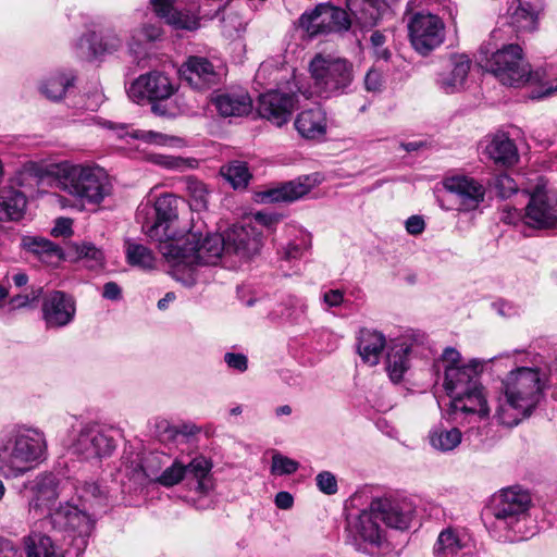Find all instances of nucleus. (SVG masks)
Instances as JSON below:
<instances>
[{
  "label": "nucleus",
  "instance_id": "nucleus-21",
  "mask_svg": "<svg viewBox=\"0 0 557 557\" xmlns=\"http://www.w3.org/2000/svg\"><path fill=\"white\" fill-rule=\"evenodd\" d=\"M25 487L32 493L29 499V512L41 516L45 511H51L52 504L59 497V481L53 473H40L34 480L27 482Z\"/></svg>",
  "mask_w": 557,
  "mask_h": 557
},
{
  "label": "nucleus",
  "instance_id": "nucleus-42",
  "mask_svg": "<svg viewBox=\"0 0 557 557\" xmlns=\"http://www.w3.org/2000/svg\"><path fill=\"white\" fill-rule=\"evenodd\" d=\"M220 172L235 189L245 188L251 178L247 164L239 160L223 165Z\"/></svg>",
  "mask_w": 557,
  "mask_h": 557
},
{
  "label": "nucleus",
  "instance_id": "nucleus-31",
  "mask_svg": "<svg viewBox=\"0 0 557 557\" xmlns=\"http://www.w3.org/2000/svg\"><path fill=\"white\" fill-rule=\"evenodd\" d=\"M450 72L441 74L437 81L440 88L446 94H454L462 89L471 67V60L463 53L454 54L450 58Z\"/></svg>",
  "mask_w": 557,
  "mask_h": 557
},
{
  "label": "nucleus",
  "instance_id": "nucleus-30",
  "mask_svg": "<svg viewBox=\"0 0 557 557\" xmlns=\"http://www.w3.org/2000/svg\"><path fill=\"white\" fill-rule=\"evenodd\" d=\"M357 341L358 354L362 361L369 366H376L386 346L383 333L375 330L361 329Z\"/></svg>",
  "mask_w": 557,
  "mask_h": 557
},
{
  "label": "nucleus",
  "instance_id": "nucleus-49",
  "mask_svg": "<svg viewBox=\"0 0 557 557\" xmlns=\"http://www.w3.org/2000/svg\"><path fill=\"white\" fill-rule=\"evenodd\" d=\"M299 468V463L296 460H293L288 457H285L281 454H275L272 457V467L271 471L277 475L293 474Z\"/></svg>",
  "mask_w": 557,
  "mask_h": 557
},
{
  "label": "nucleus",
  "instance_id": "nucleus-41",
  "mask_svg": "<svg viewBox=\"0 0 557 557\" xmlns=\"http://www.w3.org/2000/svg\"><path fill=\"white\" fill-rule=\"evenodd\" d=\"M185 190L189 197L191 210L202 211L208 208L210 191L205 183L189 176L185 180Z\"/></svg>",
  "mask_w": 557,
  "mask_h": 557
},
{
  "label": "nucleus",
  "instance_id": "nucleus-50",
  "mask_svg": "<svg viewBox=\"0 0 557 557\" xmlns=\"http://www.w3.org/2000/svg\"><path fill=\"white\" fill-rule=\"evenodd\" d=\"M123 45V38L114 28H107L101 34L99 49L102 52L117 51Z\"/></svg>",
  "mask_w": 557,
  "mask_h": 557
},
{
  "label": "nucleus",
  "instance_id": "nucleus-32",
  "mask_svg": "<svg viewBox=\"0 0 557 557\" xmlns=\"http://www.w3.org/2000/svg\"><path fill=\"white\" fill-rule=\"evenodd\" d=\"M485 153L496 164L510 166L518 159V150L515 143L506 134H496L485 147Z\"/></svg>",
  "mask_w": 557,
  "mask_h": 557
},
{
  "label": "nucleus",
  "instance_id": "nucleus-60",
  "mask_svg": "<svg viewBox=\"0 0 557 557\" xmlns=\"http://www.w3.org/2000/svg\"><path fill=\"white\" fill-rule=\"evenodd\" d=\"M252 219L256 224L264 226L267 228H271L278 222L280 215L267 211H258L253 213Z\"/></svg>",
  "mask_w": 557,
  "mask_h": 557
},
{
  "label": "nucleus",
  "instance_id": "nucleus-16",
  "mask_svg": "<svg viewBox=\"0 0 557 557\" xmlns=\"http://www.w3.org/2000/svg\"><path fill=\"white\" fill-rule=\"evenodd\" d=\"M115 447L116 442L111 431L98 424L83 425L72 444L73 453L85 459L109 457Z\"/></svg>",
  "mask_w": 557,
  "mask_h": 557
},
{
  "label": "nucleus",
  "instance_id": "nucleus-59",
  "mask_svg": "<svg viewBox=\"0 0 557 557\" xmlns=\"http://www.w3.org/2000/svg\"><path fill=\"white\" fill-rule=\"evenodd\" d=\"M441 361L444 366V371L451 367H462L463 363H461V355L458 350L451 347H447L444 349Z\"/></svg>",
  "mask_w": 557,
  "mask_h": 557
},
{
  "label": "nucleus",
  "instance_id": "nucleus-28",
  "mask_svg": "<svg viewBox=\"0 0 557 557\" xmlns=\"http://www.w3.org/2000/svg\"><path fill=\"white\" fill-rule=\"evenodd\" d=\"M156 15L176 29L194 30L198 28L197 16L189 11H180L174 7V0H150Z\"/></svg>",
  "mask_w": 557,
  "mask_h": 557
},
{
  "label": "nucleus",
  "instance_id": "nucleus-2",
  "mask_svg": "<svg viewBox=\"0 0 557 557\" xmlns=\"http://www.w3.org/2000/svg\"><path fill=\"white\" fill-rule=\"evenodd\" d=\"M24 172L39 180L48 173L54 175L58 187L81 206H98L112 193L110 178L99 166L62 162L48 171L37 163L30 162L25 164Z\"/></svg>",
  "mask_w": 557,
  "mask_h": 557
},
{
  "label": "nucleus",
  "instance_id": "nucleus-56",
  "mask_svg": "<svg viewBox=\"0 0 557 557\" xmlns=\"http://www.w3.org/2000/svg\"><path fill=\"white\" fill-rule=\"evenodd\" d=\"M310 247V239L308 235H302L299 243H289L285 250L284 257L287 260L298 259L302 256L304 251H306Z\"/></svg>",
  "mask_w": 557,
  "mask_h": 557
},
{
  "label": "nucleus",
  "instance_id": "nucleus-27",
  "mask_svg": "<svg viewBox=\"0 0 557 557\" xmlns=\"http://www.w3.org/2000/svg\"><path fill=\"white\" fill-rule=\"evenodd\" d=\"M211 101L219 114L225 117L244 116L252 109V100L244 89L216 94Z\"/></svg>",
  "mask_w": 557,
  "mask_h": 557
},
{
  "label": "nucleus",
  "instance_id": "nucleus-10",
  "mask_svg": "<svg viewBox=\"0 0 557 557\" xmlns=\"http://www.w3.org/2000/svg\"><path fill=\"white\" fill-rule=\"evenodd\" d=\"M486 67L506 86L518 88L533 81L531 65L523 58L522 48L517 44L506 45L494 52Z\"/></svg>",
  "mask_w": 557,
  "mask_h": 557
},
{
  "label": "nucleus",
  "instance_id": "nucleus-45",
  "mask_svg": "<svg viewBox=\"0 0 557 557\" xmlns=\"http://www.w3.org/2000/svg\"><path fill=\"white\" fill-rule=\"evenodd\" d=\"M79 499L89 505V508L103 505L107 492L97 483H84L77 488Z\"/></svg>",
  "mask_w": 557,
  "mask_h": 557
},
{
  "label": "nucleus",
  "instance_id": "nucleus-24",
  "mask_svg": "<svg viewBox=\"0 0 557 557\" xmlns=\"http://www.w3.org/2000/svg\"><path fill=\"white\" fill-rule=\"evenodd\" d=\"M450 414L454 420L468 419V422L481 421L490 417L484 388L465 395L454 396L450 400Z\"/></svg>",
  "mask_w": 557,
  "mask_h": 557
},
{
  "label": "nucleus",
  "instance_id": "nucleus-62",
  "mask_svg": "<svg viewBox=\"0 0 557 557\" xmlns=\"http://www.w3.org/2000/svg\"><path fill=\"white\" fill-rule=\"evenodd\" d=\"M53 236H70L72 234V221L71 219L60 218L55 221V224L51 231Z\"/></svg>",
  "mask_w": 557,
  "mask_h": 557
},
{
  "label": "nucleus",
  "instance_id": "nucleus-48",
  "mask_svg": "<svg viewBox=\"0 0 557 557\" xmlns=\"http://www.w3.org/2000/svg\"><path fill=\"white\" fill-rule=\"evenodd\" d=\"M361 12L358 20L364 27L374 26L381 18V10L384 7L383 0H361Z\"/></svg>",
  "mask_w": 557,
  "mask_h": 557
},
{
  "label": "nucleus",
  "instance_id": "nucleus-53",
  "mask_svg": "<svg viewBox=\"0 0 557 557\" xmlns=\"http://www.w3.org/2000/svg\"><path fill=\"white\" fill-rule=\"evenodd\" d=\"M77 251L81 258L87 259L91 262L89 264L90 268L102 265L103 253L95 245L90 243H84L77 248Z\"/></svg>",
  "mask_w": 557,
  "mask_h": 557
},
{
  "label": "nucleus",
  "instance_id": "nucleus-38",
  "mask_svg": "<svg viewBox=\"0 0 557 557\" xmlns=\"http://www.w3.org/2000/svg\"><path fill=\"white\" fill-rule=\"evenodd\" d=\"M410 346L405 342L396 343L393 342L387 352L386 369L389 377L397 382L409 368V356Z\"/></svg>",
  "mask_w": 557,
  "mask_h": 557
},
{
  "label": "nucleus",
  "instance_id": "nucleus-40",
  "mask_svg": "<svg viewBox=\"0 0 557 557\" xmlns=\"http://www.w3.org/2000/svg\"><path fill=\"white\" fill-rule=\"evenodd\" d=\"M163 32L157 24H144L143 26L134 29L128 41L129 50L133 52H140L146 49L150 44L161 40Z\"/></svg>",
  "mask_w": 557,
  "mask_h": 557
},
{
  "label": "nucleus",
  "instance_id": "nucleus-36",
  "mask_svg": "<svg viewBox=\"0 0 557 557\" xmlns=\"http://www.w3.org/2000/svg\"><path fill=\"white\" fill-rule=\"evenodd\" d=\"M22 245L47 264H57L63 259L62 249L49 239L36 236L25 237Z\"/></svg>",
  "mask_w": 557,
  "mask_h": 557
},
{
  "label": "nucleus",
  "instance_id": "nucleus-6",
  "mask_svg": "<svg viewBox=\"0 0 557 557\" xmlns=\"http://www.w3.org/2000/svg\"><path fill=\"white\" fill-rule=\"evenodd\" d=\"M180 199L172 194H164L157 198L153 205L141 203L136 212V220L143 232L159 247L165 242H176L169 232L171 224L178 219Z\"/></svg>",
  "mask_w": 557,
  "mask_h": 557
},
{
  "label": "nucleus",
  "instance_id": "nucleus-46",
  "mask_svg": "<svg viewBox=\"0 0 557 557\" xmlns=\"http://www.w3.org/2000/svg\"><path fill=\"white\" fill-rule=\"evenodd\" d=\"M537 11L529 2H520L512 12L513 23H519L520 27L534 30L537 22Z\"/></svg>",
  "mask_w": 557,
  "mask_h": 557
},
{
  "label": "nucleus",
  "instance_id": "nucleus-3",
  "mask_svg": "<svg viewBox=\"0 0 557 557\" xmlns=\"http://www.w3.org/2000/svg\"><path fill=\"white\" fill-rule=\"evenodd\" d=\"M47 449L45 434L38 429L15 425L0 434V472L5 478L23 475L40 461Z\"/></svg>",
  "mask_w": 557,
  "mask_h": 557
},
{
  "label": "nucleus",
  "instance_id": "nucleus-14",
  "mask_svg": "<svg viewBox=\"0 0 557 557\" xmlns=\"http://www.w3.org/2000/svg\"><path fill=\"white\" fill-rule=\"evenodd\" d=\"M298 26L312 38L347 30L350 27V20L345 10L330 3H319L314 9L307 10L300 15Z\"/></svg>",
  "mask_w": 557,
  "mask_h": 557
},
{
  "label": "nucleus",
  "instance_id": "nucleus-52",
  "mask_svg": "<svg viewBox=\"0 0 557 557\" xmlns=\"http://www.w3.org/2000/svg\"><path fill=\"white\" fill-rule=\"evenodd\" d=\"M317 487L325 495H334L338 491L336 476L330 471H322L315 476Z\"/></svg>",
  "mask_w": 557,
  "mask_h": 557
},
{
  "label": "nucleus",
  "instance_id": "nucleus-54",
  "mask_svg": "<svg viewBox=\"0 0 557 557\" xmlns=\"http://www.w3.org/2000/svg\"><path fill=\"white\" fill-rule=\"evenodd\" d=\"M495 188L502 198H508L518 190V185L507 174H500L495 180Z\"/></svg>",
  "mask_w": 557,
  "mask_h": 557
},
{
  "label": "nucleus",
  "instance_id": "nucleus-15",
  "mask_svg": "<svg viewBox=\"0 0 557 557\" xmlns=\"http://www.w3.org/2000/svg\"><path fill=\"white\" fill-rule=\"evenodd\" d=\"M525 222L536 228L557 226V191L548 189L542 180L530 193Z\"/></svg>",
  "mask_w": 557,
  "mask_h": 557
},
{
  "label": "nucleus",
  "instance_id": "nucleus-29",
  "mask_svg": "<svg viewBox=\"0 0 557 557\" xmlns=\"http://www.w3.org/2000/svg\"><path fill=\"white\" fill-rule=\"evenodd\" d=\"M295 128L306 139H322L327 132L326 112L318 107L301 111L295 120Z\"/></svg>",
  "mask_w": 557,
  "mask_h": 557
},
{
  "label": "nucleus",
  "instance_id": "nucleus-18",
  "mask_svg": "<svg viewBox=\"0 0 557 557\" xmlns=\"http://www.w3.org/2000/svg\"><path fill=\"white\" fill-rule=\"evenodd\" d=\"M181 77L196 90H207L221 83L223 73L205 57L190 55L180 67Z\"/></svg>",
  "mask_w": 557,
  "mask_h": 557
},
{
  "label": "nucleus",
  "instance_id": "nucleus-58",
  "mask_svg": "<svg viewBox=\"0 0 557 557\" xmlns=\"http://www.w3.org/2000/svg\"><path fill=\"white\" fill-rule=\"evenodd\" d=\"M224 361L228 368L245 372L248 368V359L243 354L226 352L224 355Z\"/></svg>",
  "mask_w": 557,
  "mask_h": 557
},
{
  "label": "nucleus",
  "instance_id": "nucleus-39",
  "mask_svg": "<svg viewBox=\"0 0 557 557\" xmlns=\"http://www.w3.org/2000/svg\"><path fill=\"white\" fill-rule=\"evenodd\" d=\"M26 557H61L50 536L33 530L24 539Z\"/></svg>",
  "mask_w": 557,
  "mask_h": 557
},
{
  "label": "nucleus",
  "instance_id": "nucleus-17",
  "mask_svg": "<svg viewBox=\"0 0 557 557\" xmlns=\"http://www.w3.org/2000/svg\"><path fill=\"white\" fill-rule=\"evenodd\" d=\"M94 519L70 503L60 504L41 521V525L50 524L53 530L74 533L81 537L88 536L94 529Z\"/></svg>",
  "mask_w": 557,
  "mask_h": 557
},
{
  "label": "nucleus",
  "instance_id": "nucleus-22",
  "mask_svg": "<svg viewBox=\"0 0 557 557\" xmlns=\"http://www.w3.org/2000/svg\"><path fill=\"white\" fill-rule=\"evenodd\" d=\"M76 312L72 296L61 290H52L44 297L42 318L48 327H63L70 324Z\"/></svg>",
  "mask_w": 557,
  "mask_h": 557
},
{
  "label": "nucleus",
  "instance_id": "nucleus-44",
  "mask_svg": "<svg viewBox=\"0 0 557 557\" xmlns=\"http://www.w3.org/2000/svg\"><path fill=\"white\" fill-rule=\"evenodd\" d=\"M127 262L143 269H152L154 267V257L152 251L144 245L128 243L126 246Z\"/></svg>",
  "mask_w": 557,
  "mask_h": 557
},
{
  "label": "nucleus",
  "instance_id": "nucleus-55",
  "mask_svg": "<svg viewBox=\"0 0 557 557\" xmlns=\"http://www.w3.org/2000/svg\"><path fill=\"white\" fill-rule=\"evenodd\" d=\"M42 287H33L29 294L16 295L10 299V306L12 309H18L26 307L37 301L42 295Z\"/></svg>",
  "mask_w": 557,
  "mask_h": 557
},
{
  "label": "nucleus",
  "instance_id": "nucleus-23",
  "mask_svg": "<svg viewBox=\"0 0 557 557\" xmlns=\"http://www.w3.org/2000/svg\"><path fill=\"white\" fill-rule=\"evenodd\" d=\"M226 252H233L242 258L257 255L262 247V235L251 224L234 225L224 235Z\"/></svg>",
  "mask_w": 557,
  "mask_h": 557
},
{
  "label": "nucleus",
  "instance_id": "nucleus-1",
  "mask_svg": "<svg viewBox=\"0 0 557 557\" xmlns=\"http://www.w3.org/2000/svg\"><path fill=\"white\" fill-rule=\"evenodd\" d=\"M549 369L536 363L518 367L503 380V394L497 398L494 418L505 426L518 425L532 416L544 399Z\"/></svg>",
  "mask_w": 557,
  "mask_h": 557
},
{
  "label": "nucleus",
  "instance_id": "nucleus-7",
  "mask_svg": "<svg viewBox=\"0 0 557 557\" xmlns=\"http://www.w3.org/2000/svg\"><path fill=\"white\" fill-rule=\"evenodd\" d=\"M346 542L357 552L371 557H380V550L386 546V531L380 524L379 515L373 505L347 520Z\"/></svg>",
  "mask_w": 557,
  "mask_h": 557
},
{
  "label": "nucleus",
  "instance_id": "nucleus-25",
  "mask_svg": "<svg viewBox=\"0 0 557 557\" xmlns=\"http://www.w3.org/2000/svg\"><path fill=\"white\" fill-rule=\"evenodd\" d=\"M434 557H475L470 537L454 528L441 531L433 548Z\"/></svg>",
  "mask_w": 557,
  "mask_h": 557
},
{
  "label": "nucleus",
  "instance_id": "nucleus-5",
  "mask_svg": "<svg viewBox=\"0 0 557 557\" xmlns=\"http://www.w3.org/2000/svg\"><path fill=\"white\" fill-rule=\"evenodd\" d=\"M226 251L224 236L220 234H201L189 232L184 239L165 242L160 246L163 257L177 268L193 270L196 265H214Z\"/></svg>",
  "mask_w": 557,
  "mask_h": 557
},
{
  "label": "nucleus",
  "instance_id": "nucleus-4",
  "mask_svg": "<svg viewBox=\"0 0 557 557\" xmlns=\"http://www.w3.org/2000/svg\"><path fill=\"white\" fill-rule=\"evenodd\" d=\"M531 498L528 492L517 487L503 490L494 496L488 525L491 535L499 542H519L527 539L525 521Z\"/></svg>",
  "mask_w": 557,
  "mask_h": 557
},
{
  "label": "nucleus",
  "instance_id": "nucleus-61",
  "mask_svg": "<svg viewBox=\"0 0 557 557\" xmlns=\"http://www.w3.org/2000/svg\"><path fill=\"white\" fill-rule=\"evenodd\" d=\"M405 226L410 235H419L424 231L425 222L420 215H411L407 219Z\"/></svg>",
  "mask_w": 557,
  "mask_h": 557
},
{
  "label": "nucleus",
  "instance_id": "nucleus-64",
  "mask_svg": "<svg viewBox=\"0 0 557 557\" xmlns=\"http://www.w3.org/2000/svg\"><path fill=\"white\" fill-rule=\"evenodd\" d=\"M0 557H21L18 549L8 539L0 537Z\"/></svg>",
  "mask_w": 557,
  "mask_h": 557
},
{
  "label": "nucleus",
  "instance_id": "nucleus-34",
  "mask_svg": "<svg viewBox=\"0 0 557 557\" xmlns=\"http://www.w3.org/2000/svg\"><path fill=\"white\" fill-rule=\"evenodd\" d=\"M74 81L75 75L71 71L54 72L40 82L39 91L51 101H60Z\"/></svg>",
  "mask_w": 557,
  "mask_h": 557
},
{
  "label": "nucleus",
  "instance_id": "nucleus-19",
  "mask_svg": "<svg viewBox=\"0 0 557 557\" xmlns=\"http://www.w3.org/2000/svg\"><path fill=\"white\" fill-rule=\"evenodd\" d=\"M483 371V363L472 359L462 367H449L444 374V388L450 398L475 392L483 387L480 383V374Z\"/></svg>",
  "mask_w": 557,
  "mask_h": 557
},
{
  "label": "nucleus",
  "instance_id": "nucleus-26",
  "mask_svg": "<svg viewBox=\"0 0 557 557\" xmlns=\"http://www.w3.org/2000/svg\"><path fill=\"white\" fill-rule=\"evenodd\" d=\"M373 511L379 515L380 521L386 527L405 530L409 527L413 508L410 503L398 502L389 498H376L371 502Z\"/></svg>",
  "mask_w": 557,
  "mask_h": 557
},
{
  "label": "nucleus",
  "instance_id": "nucleus-51",
  "mask_svg": "<svg viewBox=\"0 0 557 557\" xmlns=\"http://www.w3.org/2000/svg\"><path fill=\"white\" fill-rule=\"evenodd\" d=\"M280 71L271 62H263L257 70L255 79L260 85H270L276 83L278 79Z\"/></svg>",
  "mask_w": 557,
  "mask_h": 557
},
{
  "label": "nucleus",
  "instance_id": "nucleus-9",
  "mask_svg": "<svg viewBox=\"0 0 557 557\" xmlns=\"http://www.w3.org/2000/svg\"><path fill=\"white\" fill-rule=\"evenodd\" d=\"M317 92L324 98L346 92L352 82V65L343 59L317 54L310 62Z\"/></svg>",
  "mask_w": 557,
  "mask_h": 557
},
{
  "label": "nucleus",
  "instance_id": "nucleus-20",
  "mask_svg": "<svg viewBox=\"0 0 557 557\" xmlns=\"http://www.w3.org/2000/svg\"><path fill=\"white\" fill-rule=\"evenodd\" d=\"M444 186L455 199L458 211L475 210L484 200V186L469 176H453L444 182Z\"/></svg>",
  "mask_w": 557,
  "mask_h": 557
},
{
  "label": "nucleus",
  "instance_id": "nucleus-63",
  "mask_svg": "<svg viewBox=\"0 0 557 557\" xmlns=\"http://www.w3.org/2000/svg\"><path fill=\"white\" fill-rule=\"evenodd\" d=\"M323 301L329 307H339L344 302V293L341 289H330L323 294Z\"/></svg>",
  "mask_w": 557,
  "mask_h": 557
},
{
  "label": "nucleus",
  "instance_id": "nucleus-13",
  "mask_svg": "<svg viewBox=\"0 0 557 557\" xmlns=\"http://www.w3.org/2000/svg\"><path fill=\"white\" fill-rule=\"evenodd\" d=\"M211 469L212 462L203 456H197L186 465L175 460L171 466L163 469L157 478V483L171 487L184 479L194 480L195 490L201 494H207L213 487Z\"/></svg>",
  "mask_w": 557,
  "mask_h": 557
},
{
  "label": "nucleus",
  "instance_id": "nucleus-43",
  "mask_svg": "<svg viewBox=\"0 0 557 557\" xmlns=\"http://www.w3.org/2000/svg\"><path fill=\"white\" fill-rule=\"evenodd\" d=\"M168 456L162 453H150L148 454L135 469L137 475H141L150 481L157 482V478L163 471V467L168 461Z\"/></svg>",
  "mask_w": 557,
  "mask_h": 557
},
{
  "label": "nucleus",
  "instance_id": "nucleus-47",
  "mask_svg": "<svg viewBox=\"0 0 557 557\" xmlns=\"http://www.w3.org/2000/svg\"><path fill=\"white\" fill-rule=\"evenodd\" d=\"M151 161L166 170L183 172L186 169H190L195 166V159H186L176 156H166V154H153L151 157Z\"/></svg>",
  "mask_w": 557,
  "mask_h": 557
},
{
  "label": "nucleus",
  "instance_id": "nucleus-57",
  "mask_svg": "<svg viewBox=\"0 0 557 557\" xmlns=\"http://www.w3.org/2000/svg\"><path fill=\"white\" fill-rule=\"evenodd\" d=\"M383 73L376 69H370L364 77V87L369 92H380L383 89Z\"/></svg>",
  "mask_w": 557,
  "mask_h": 557
},
{
  "label": "nucleus",
  "instance_id": "nucleus-35",
  "mask_svg": "<svg viewBox=\"0 0 557 557\" xmlns=\"http://www.w3.org/2000/svg\"><path fill=\"white\" fill-rule=\"evenodd\" d=\"M26 197L20 190L10 188L0 193V221H17L26 209Z\"/></svg>",
  "mask_w": 557,
  "mask_h": 557
},
{
  "label": "nucleus",
  "instance_id": "nucleus-12",
  "mask_svg": "<svg viewBox=\"0 0 557 557\" xmlns=\"http://www.w3.org/2000/svg\"><path fill=\"white\" fill-rule=\"evenodd\" d=\"M407 27L410 44L421 55L430 54L445 40V24L436 14L416 12L409 17Z\"/></svg>",
  "mask_w": 557,
  "mask_h": 557
},
{
  "label": "nucleus",
  "instance_id": "nucleus-37",
  "mask_svg": "<svg viewBox=\"0 0 557 557\" xmlns=\"http://www.w3.org/2000/svg\"><path fill=\"white\" fill-rule=\"evenodd\" d=\"M462 440V433L458 428H446L443 424L433 426L429 432L430 445L442 453L454 450Z\"/></svg>",
  "mask_w": 557,
  "mask_h": 557
},
{
  "label": "nucleus",
  "instance_id": "nucleus-11",
  "mask_svg": "<svg viewBox=\"0 0 557 557\" xmlns=\"http://www.w3.org/2000/svg\"><path fill=\"white\" fill-rule=\"evenodd\" d=\"M178 89L175 78L158 70L150 71L137 77L128 88V96L136 102L148 100L152 103V111L159 115H166L168 110L160 101L168 100Z\"/></svg>",
  "mask_w": 557,
  "mask_h": 557
},
{
  "label": "nucleus",
  "instance_id": "nucleus-33",
  "mask_svg": "<svg viewBox=\"0 0 557 557\" xmlns=\"http://www.w3.org/2000/svg\"><path fill=\"white\" fill-rule=\"evenodd\" d=\"M310 189L311 184L309 183V178L306 177L304 181H290L276 188L265 190L260 197L262 202L269 203L294 201L308 194Z\"/></svg>",
  "mask_w": 557,
  "mask_h": 557
},
{
  "label": "nucleus",
  "instance_id": "nucleus-8",
  "mask_svg": "<svg viewBox=\"0 0 557 557\" xmlns=\"http://www.w3.org/2000/svg\"><path fill=\"white\" fill-rule=\"evenodd\" d=\"M298 95L310 99L312 92L309 88L299 85L296 77H293L292 82H287L286 87L271 89L259 96L258 113L276 126H282L289 121L298 103Z\"/></svg>",
  "mask_w": 557,
  "mask_h": 557
}]
</instances>
